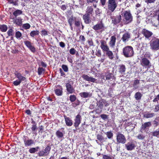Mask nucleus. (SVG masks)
Returning <instances> with one entry per match:
<instances>
[{
	"mask_svg": "<svg viewBox=\"0 0 159 159\" xmlns=\"http://www.w3.org/2000/svg\"><path fill=\"white\" fill-rule=\"evenodd\" d=\"M66 125L68 126H71L73 125L72 120L69 117L64 115V116Z\"/></svg>",
	"mask_w": 159,
	"mask_h": 159,
	"instance_id": "nucleus-21",
	"label": "nucleus"
},
{
	"mask_svg": "<svg viewBox=\"0 0 159 159\" xmlns=\"http://www.w3.org/2000/svg\"><path fill=\"white\" fill-rule=\"evenodd\" d=\"M24 43L27 47H29L31 44V43L28 41H24Z\"/></svg>",
	"mask_w": 159,
	"mask_h": 159,
	"instance_id": "nucleus-60",
	"label": "nucleus"
},
{
	"mask_svg": "<svg viewBox=\"0 0 159 159\" xmlns=\"http://www.w3.org/2000/svg\"><path fill=\"white\" fill-rule=\"evenodd\" d=\"M105 134H106L107 137L109 139H111L113 137V133L111 131L105 133Z\"/></svg>",
	"mask_w": 159,
	"mask_h": 159,
	"instance_id": "nucleus-37",
	"label": "nucleus"
},
{
	"mask_svg": "<svg viewBox=\"0 0 159 159\" xmlns=\"http://www.w3.org/2000/svg\"><path fill=\"white\" fill-rule=\"evenodd\" d=\"M136 143L134 142H130L125 144L126 148L129 151H131L134 149Z\"/></svg>",
	"mask_w": 159,
	"mask_h": 159,
	"instance_id": "nucleus-11",
	"label": "nucleus"
},
{
	"mask_svg": "<svg viewBox=\"0 0 159 159\" xmlns=\"http://www.w3.org/2000/svg\"><path fill=\"white\" fill-rule=\"evenodd\" d=\"M40 149L39 147L37 146L35 148H32L29 149V152L31 153H34L38 151Z\"/></svg>",
	"mask_w": 159,
	"mask_h": 159,
	"instance_id": "nucleus-30",
	"label": "nucleus"
},
{
	"mask_svg": "<svg viewBox=\"0 0 159 159\" xmlns=\"http://www.w3.org/2000/svg\"><path fill=\"white\" fill-rule=\"evenodd\" d=\"M92 28L96 31L101 30V31H102L105 30L104 25L102 21L93 26Z\"/></svg>",
	"mask_w": 159,
	"mask_h": 159,
	"instance_id": "nucleus-9",
	"label": "nucleus"
},
{
	"mask_svg": "<svg viewBox=\"0 0 159 159\" xmlns=\"http://www.w3.org/2000/svg\"><path fill=\"white\" fill-rule=\"evenodd\" d=\"M107 4L108 11L113 12L117 7V2L116 0H108Z\"/></svg>",
	"mask_w": 159,
	"mask_h": 159,
	"instance_id": "nucleus-3",
	"label": "nucleus"
},
{
	"mask_svg": "<svg viewBox=\"0 0 159 159\" xmlns=\"http://www.w3.org/2000/svg\"><path fill=\"white\" fill-rule=\"evenodd\" d=\"M130 37L131 34L129 32H126L123 34L121 39L124 42L126 43Z\"/></svg>",
	"mask_w": 159,
	"mask_h": 159,
	"instance_id": "nucleus-16",
	"label": "nucleus"
},
{
	"mask_svg": "<svg viewBox=\"0 0 159 159\" xmlns=\"http://www.w3.org/2000/svg\"><path fill=\"white\" fill-rule=\"evenodd\" d=\"M33 52H34L35 51V48L31 44L30 46L28 47Z\"/></svg>",
	"mask_w": 159,
	"mask_h": 159,
	"instance_id": "nucleus-57",
	"label": "nucleus"
},
{
	"mask_svg": "<svg viewBox=\"0 0 159 159\" xmlns=\"http://www.w3.org/2000/svg\"><path fill=\"white\" fill-rule=\"evenodd\" d=\"M61 67L64 71L66 72L68 71V68L67 66L65 65H62L61 66Z\"/></svg>",
	"mask_w": 159,
	"mask_h": 159,
	"instance_id": "nucleus-51",
	"label": "nucleus"
},
{
	"mask_svg": "<svg viewBox=\"0 0 159 159\" xmlns=\"http://www.w3.org/2000/svg\"><path fill=\"white\" fill-rule=\"evenodd\" d=\"M81 23L80 20H75V25L76 26L78 27L80 26V24Z\"/></svg>",
	"mask_w": 159,
	"mask_h": 159,
	"instance_id": "nucleus-55",
	"label": "nucleus"
},
{
	"mask_svg": "<svg viewBox=\"0 0 159 159\" xmlns=\"http://www.w3.org/2000/svg\"><path fill=\"white\" fill-rule=\"evenodd\" d=\"M23 140L25 146L26 147L30 146L34 144V140L31 139H27L26 137H25Z\"/></svg>",
	"mask_w": 159,
	"mask_h": 159,
	"instance_id": "nucleus-15",
	"label": "nucleus"
},
{
	"mask_svg": "<svg viewBox=\"0 0 159 159\" xmlns=\"http://www.w3.org/2000/svg\"><path fill=\"white\" fill-rule=\"evenodd\" d=\"M154 12L155 13V15H157V14H158L157 19L158 21V23L159 24V9L155 11Z\"/></svg>",
	"mask_w": 159,
	"mask_h": 159,
	"instance_id": "nucleus-64",
	"label": "nucleus"
},
{
	"mask_svg": "<svg viewBox=\"0 0 159 159\" xmlns=\"http://www.w3.org/2000/svg\"><path fill=\"white\" fill-rule=\"evenodd\" d=\"M138 139L140 140H143L145 138V136L143 134H139L137 137Z\"/></svg>",
	"mask_w": 159,
	"mask_h": 159,
	"instance_id": "nucleus-48",
	"label": "nucleus"
},
{
	"mask_svg": "<svg viewBox=\"0 0 159 159\" xmlns=\"http://www.w3.org/2000/svg\"><path fill=\"white\" fill-rule=\"evenodd\" d=\"M102 158L103 159H113V158L106 155H103Z\"/></svg>",
	"mask_w": 159,
	"mask_h": 159,
	"instance_id": "nucleus-61",
	"label": "nucleus"
},
{
	"mask_svg": "<svg viewBox=\"0 0 159 159\" xmlns=\"http://www.w3.org/2000/svg\"><path fill=\"white\" fill-rule=\"evenodd\" d=\"M45 71V69L42 67H39L38 69V72L39 75H41Z\"/></svg>",
	"mask_w": 159,
	"mask_h": 159,
	"instance_id": "nucleus-45",
	"label": "nucleus"
},
{
	"mask_svg": "<svg viewBox=\"0 0 159 159\" xmlns=\"http://www.w3.org/2000/svg\"><path fill=\"white\" fill-rule=\"evenodd\" d=\"M56 134L58 138H62L63 136L62 133L59 130L57 131Z\"/></svg>",
	"mask_w": 159,
	"mask_h": 159,
	"instance_id": "nucleus-44",
	"label": "nucleus"
},
{
	"mask_svg": "<svg viewBox=\"0 0 159 159\" xmlns=\"http://www.w3.org/2000/svg\"><path fill=\"white\" fill-rule=\"evenodd\" d=\"M151 134L153 136L159 137V130H156L151 133Z\"/></svg>",
	"mask_w": 159,
	"mask_h": 159,
	"instance_id": "nucleus-38",
	"label": "nucleus"
},
{
	"mask_svg": "<svg viewBox=\"0 0 159 159\" xmlns=\"http://www.w3.org/2000/svg\"><path fill=\"white\" fill-rule=\"evenodd\" d=\"M81 97L84 98H90L92 96V94L90 93L86 92H83L80 94Z\"/></svg>",
	"mask_w": 159,
	"mask_h": 159,
	"instance_id": "nucleus-27",
	"label": "nucleus"
},
{
	"mask_svg": "<svg viewBox=\"0 0 159 159\" xmlns=\"http://www.w3.org/2000/svg\"><path fill=\"white\" fill-rule=\"evenodd\" d=\"M39 34V32L38 30H34L32 31L30 34V35L31 37H34L36 35H38Z\"/></svg>",
	"mask_w": 159,
	"mask_h": 159,
	"instance_id": "nucleus-36",
	"label": "nucleus"
},
{
	"mask_svg": "<svg viewBox=\"0 0 159 159\" xmlns=\"http://www.w3.org/2000/svg\"><path fill=\"white\" fill-rule=\"evenodd\" d=\"M87 13L92 14L93 12V9L92 6L88 7L86 9Z\"/></svg>",
	"mask_w": 159,
	"mask_h": 159,
	"instance_id": "nucleus-35",
	"label": "nucleus"
},
{
	"mask_svg": "<svg viewBox=\"0 0 159 159\" xmlns=\"http://www.w3.org/2000/svg\"><path fill=\"white\" fill-rule=\"evenodd\" d=\"M76 99V97L75 95H71L70 97V100L72 102H74L75 100Z\"/></svg>",
	"mask_w": 159,
	"mask_h": 159,
	"instance_id": "nucleus-49",
	"label": "nucleus"
},
{
	"mask_svg": "<svg viewBox=\"0 0 159 159\" xmlns=\"http://www.w3.org/2000/svg\"><path fill=\"white\" fill-rule=\"evenodd\" d=\"M21 83V82H20L18 80H17L13 82V84L14 85L17 86L19 85Z\"/></svg>",
	"mask_w": 159,
	"mask_h": 159,
	"instance_id": "nucleus-52",
	"label": "nucleus"
},
{
	"mask_svg": "<svg viewBox=\"0 0 159 159\" xmlns=\"http://www.w3.org/2000/svg\"><path fill=\"white\" fill-rule=\"evenodd\" d=\"M7 29V26L5 25H0V30L2 32H5Z\"/></svg>",
	"mask_w": 159,
	"mask_h": 159,
	"instance_id": "nucleus-33",
	"label": "nucleus"
},
{
	"mask_svg": "<svg viewBox=\"0 0 159 159\" xmlns=\"http://www.w3.org/2000/svg\"><path fill=\"white\" fill-rule=\"evenodd\" d=\"M118 72L121 74H124L126 70L125 66L123 64L120 65L118 66Z\"/></svg>",
	"mask_w": 159,
	"mask_h": 159,
	"instance_id": "nucleus-22",
	"label": "nucleus"
},
{
	"mask_svg": "<svg viewBox=\"0 0 159 159\" xmlns=\"http://www.w3.org/2000/svg\"><path fill=\"white\" fill-rule=\"evenodd\" d=\"M82 77L84 80L87 81L94 82L96 80L95 78L91 77H89L86 75L83 74L82 76Z\"/></svg>",
	"mask_w": 159,
	"mask_h": 159,
	"instance_id": "nucleus-17",
	"label": "nucleus"
},
{
	"mask_svg": "<svg viewBox=\"0 0 159 159\" xmlns=\"http://www.w3.org/2000/svg\"><path fill=\"white\" fill-rule=\"evenodd\" d=\"M8 2L10 4H12L14 5L18 6V0H8Z\"/></svg>",
	"mask_w": 159,
	"mask_h": 159,
	"instance_id": "nucleus-39",
	"label": "nucleus"
},
{
	"mask_svg": "<svg viewBox=\"0 0 159 159\" xmlns=\"http://www.w3.org/2000/svg\"><path fill=\"white\" fill-rule=\"evenodd\" d=\"M73 19L72 17L70 18L68 20V23L69 24L72 30V25L73 23Z\"/></svg>",
	"mask_w": 159,
	"mask_h": 159,
	"instance_id": "nucleus-46",
	"label": "nucleus"
},
{
	"mask_svg": "<svg viewBox=\"0 0 159 159\" xmlns=\"http://www.w3.org/2000/svg\"><path fill=\"white\" fill-rule=\"evenodd\" d=\"M41 35L42 36H46L48 35V34H49V32L47 30H45L44 29L43 30H42L41 32Z\"/></svg>",
	"mask_w": 159,
	"mask_h": 159,
	"instance_id": "nucleus-47",
	"label": "nucleus"
},
{
	"mask_svg": "<svg viewBox=\"0 0 159 159\" xmlns=\"http://www.w3.org/2000/svg\"><path fill=\"white\" fill-rule=\"evenodd\" d=\"M142 33L143 35L146 38L149 39L153 34L152 32L145 29H143L142 31Z\"/></svg>",
	"mask_w": 159,
	"mask_h": 159,
	"instance_id": "nucleus-12",
	"label": "nucleus"
},
{
	"mask_svg": "<svg viewBox=\"0 0 159 159\" xmlns=\"http://www.w3.org/2000/svg\"><path fill=\"white\" fill-rule=\"evenodd\" d=\"M122 16L123 18V23L125 25L130 23L133 20V16L129 11H124Z\"/></svg>",
	"mask_w": 159,
	"mask_h": 159,
	"instance_id": "nucleus-1",
	"label": "nucleus"
},
{
	"mask_svg": "<svg viewBox=\"0 0 159 159\" xmlns=\"http://www.w3.org/2000/svg\"><path fill=\"white\" fill-rule=\"evenodd\" d=\"M88 42L89 46H94L93 42L92 39L89 40Z\"/></svg>",
	"mask_w": 159,
	"mask_h": 159,
	"instance_id": "nucleus-63",
	"label": "nucleus"
},
{
	"mask_svg": "<svg viewBox=\"0 0 159 159\" xmlns=\"http://www.w3.org/2000/svg\"><path fill=\"white\" fill-rule=\"evenodd\" d=\"M14 74L16 78L18 79L17 80L21 82L22 81L25 80L26 79L25 77L23 76L20 73L18 72L17 71Z\"/></svg>",
	"mask_w": 159,
	"mask_h": 159,
	"instance_id": "nucleus-18",
	"label": "nucleus"
},
{
	"mask_svg": "<svg viewBox=\"0 0 159 159\" xmlns=\"http://www.w3.org/2000/svg\"><path fill=\"white\" fill-rule=\"evenodd\" d=\"M106 80L113 79L114 76L111 73H109L106 75Z\"/></svg>",
	"mask_w": 159,
	"mask_h": 159,
	"instance_id": "nucleus-34",
	"label": "nucleus"
},
{
	"mask_svg": "<svg viewBox=\"0 0 159 159\" xmlns=\"http://www.w3.org/2000/svg\"><path fill=\"white\" fill-rule=\"evenodd\" d=\"M7 34L9 36H12L14 35V30L12 28L9 29L7 32Z\"/></svg>",
	"mask_w": 159,
	"mask_h": 159,
	"instance_id": "nucleus-41",
	"label": "nucleus"
},
{
	"mask_svg": "<svg viewBox=\"0 0 159 159\" xmlns=\"http://www.w3.org/2000/svg\"><path fill=\"white\" fill-rule=\"evenodd\" d=\"M73 84V82L72 81H69L66 84V90L69 93H72L75 92V90L72 85Z\"/></svg>",
	"mask_w": 159,
	"mask_h": 159,
	"instance_id": "nucleus-8",
	"label": "nucleus"
},
{
	"mask_svg": "<svg viewBox=\"0 0 159 159\" xmlns=\"http://www.w3.org/2000/svg\"><path fill=\"white\" fill-rule=\"evenodd\" d=\"M100 117L104 120H105L108 118L107 116L105 114H102L100 115Z\"/></svg>",
	"mask_w": 159,
	"mask_h": 159,
	"instance_id": "nucleus-62",
	"label": "nucleus"
},
{
	"mask_svg": "<svg viewBox=\"0 0 159 159\" xmlns=\"http://www.w3.org/2000/svg\"><path fill=\"white\" fill-rule=\"evenodd\" d=\"M152 124L151 122H148L143 124L140 129V131L143 133V131L146 129H148L151 126Z\"/></svg>",
	"mask_w": 159,
	"mask_h": 159,
	"instance_id": "nucleus-10",
	"label": "nucleus"
},
{
	"mask_svg": "<svg viewBox=\"0 0 159 159\" xmlns=\"http://www.w3.org/2000/svg\"><path fill=\"white\" fill-rule=\"evenodd\" d=\"M155 115L154 113H150L149 112L147 111L144 113L143 117L146 118H149L153 117Z\"/></svg>",
	"mask_w": 159,
	"mask_h": 159,
	"instance_id": "nucleus-25",
	"label": "nucleus"
},
{
	"mask_svg": "<svg viewBox=\"0 0 159 159\" xmlns=\"http://www.w3.org/2000/svg\"><path fill=\"white\" fill-rule=\"evenodd\" d=\"M22 14V11L21 10L17 9L13 12V15L16 17Z\"/></svg>",
	"mask_w": 159,
	"mask_h": 159,
	"instance_id": "nucleus-29",
	"label": "nucleus"
},
{
	"mask_svg": "<svg viewBox=\"0 0 159 159\" xmlns=\"http://www.w3.org/2000/svg\"><path fill=\"white\" fill-rule=\"evenodd\" d=\"M81 116L79 115H77L74 119L75 122L74 123V126L75 128L78 127L81 123Z\"/></svg>",
	"mask_w": 159,
	"mask_h": 159,
	"instance_id": "nucleus-13",
	"label": "nucleus"
},
{
	"mask_svg": "<svg viewBox=\"0 0 159 159\" xmlns=\"http://www.w3.org/2000/svg\"><path fill=\"white\" fill-rule=\"evenodd\" d=\"M104 103L102 101H99L97 104L98 107L101 109H102L103 107Z\"/></svg>",
	"mask_w": 159,
	"mask_h": 159,
	"instance_id": "nucleus-43",
	"label": "nucleus"
},
{
	"mask_svg": "<svg viewBox=\"0 0 159 159\" xmlns=\"http://www.w3.org/2000/svg\"><path fill=\"white\" fill-rule=\"evenodd\" d=\"M150 49L152 50L157 51L159 49V39H153L150 42Z\"/></svg>",
	"mask_w": 159,
	"mask_h": 159,
	"instance_id": "nucleus-4",
	"label": "nucleus"
},
{
	"mask_svg": "<svg viewBox=\"0 0 159 159\" xmlns=\"http://www.w3.org/2000/svg\"><path fill=\"white\" fill-rule=\"evenodd\" d=\"M116 38L115 36H112L109 42V45L111 47L113 48L115 45Z\"/></svg>",
	"mask_w": 159,
	"mask_h": 159,
	"instance_id": "nucleus-23",
	"label": "nucleus"
},
{
	"mask_svg": "<svg viewBox=\"0 0 159 159\" xmlns=\"http://www.w3.org/2000/svg\"><path fill=\"white\" fill-rule=\"evenodd\" d=\"M31 129L32 130L33 134H36V131L37 129V127L36 125V124H33L32 125Z\"/></svg>",
	"mask_w": 159,
	"mask_h": 159,
	"instance_id": "nucleus-40",
	"label": "nucleus"
},
{
	"mask_svg": "<svg viewBox=\"0 0 159 159\" xmlns=\"http://www.w3.org/2000/svg\"><path fill=\"white\" fill-rule=\"evenodd\" d=\"M33 52H34L35 51V48L31 44L30 46L28 47Z\"/></svg>",
	"mask_w": 159,
	"mask_h": 159,
	"instance_id": "nucleus-58",
	"label": "nucleus"
},
{
	"mask_svg": "<svg viewBox=\"0 0 159 159\" xmlns=\"http://www.w3.org/2000/svg\"><path fill=\"white\" fill-rule=\"evenodd\" d=\"M141 65L143 66H147L150 68L151 64L149 60L146 58H142L141 61Z\"/></svg>",
	"mask_w": 159,
	"mask_h": 159,
	"instance_id": "nucleus-14",
	"label": "nucleus"
},
{
	"mask_svg": "<svg viewBox=\"0 0 159 159\" xmlns=\"http://www.w3.org/2000/svg\"><path fill=\"white\" fill-rule=\"evenodd\" d=\"M83 18L84 22L86 24H89L91 21L90 15L88 13L85 14L83 16Z\"/></svg>",
	"mask_w": 159,
	"mask_h": 159,
	"instance_id": "nucleus-20",
	"label": "nucleus"
},
{
	"mask_svg": "<svg viewBox=\"0 0 159 159\" xmlns=\"http://www.w3.org/2000/svg\"><path fill=\"white\" fill-rule=\"evenodd\" d=\"M33 52H34L35 51V48L31 44L30 46L28 47Z\"/></svg>",
	"mask_w": 159,
	"mask_h": 159,
	"instance_id": "nucleus-59",
	"label": "nucleus"
},
{
	"mask_svg": "<svg viewBox=\"0 0 159 159\" xmlns=\"http://www.w3.org/2000/svg\"><path fill=\"white\" fill-rule=\"evenodd\" d=\"M30 26L28 23L24 24L23 25L22 27L25 30L28 29L30 28Z\"/></svg>",
	"mask_w": 159,
	"mask_h": 159,
	"instance_id": "nucleus-50",
	"label": "nucleus"
},
{
	"mask_svg": "<svg viewBox=\"0 0 159 159\" xmlns=\"http://www.w3.org/2000/svg\"><path fill=\"white\" fill-rule=\"evenodd\" d=\"M51 149V147L48 145L43 150L39 151L38 155L40 157L47 156L49 154Z\"/></svg>",
	"mask_w": 159,
	"mask_h": 159,
	"instance_id": "nucleus-7",
	"label": "nucleus"
},
{
	"mask_svg": "<svg viewBox=\"0 0 159 159\" xmlns=\"http://www.w3.org/2000/svg\"><path fill=\"white\" fill-rule=\"evenodd\" d=\"M97 139L101 142H103L104 140V138L103 136L102 135L99 134H98L97 135Z\"/></svg>",
	"mask_w": 159,
	"mask_h": 159,
	"instance_id": "nucleus-42",
	"label": "nucleus"
},
{
	"mask_svg": "<svg viewBox=\"0 0 159 159\" xmlns=\"http://www.w3.org/2000/svg\"><path fill=\"white\" fill-rule=\"evenodd\" d=\"M142 96V94L139 92H137L134 95L135 99L136 100H140Z\"/></svg>",
	"mask_w": 159,
	"mask_h": 159,
	"instance_id": "nucleus-32",
	"label": "nucleus"
},
{
	"mask_svg": "<svg viewBox=\"0 0 159 159\" xmlns=\"http://www.w3.org/2000/svg\"><path fill=\"white\" fill-rule=\"evenodd\" d=\"M116 144H118L120 143L125 144L126 139L125 136L120 132H117L116 136Z\"/></svg>",
	"mask_w": 159,
	"mask_h": 159,
	"instance_id": "nucleus-5",
	"label": "nucleus"
},
{
	"mask_svg": "<svg viewBox=\"0 0 159 159\" xmlns=\"http://www.w3.org/2000/svg\"><path fill=\"white\" fill-rule=\"evenodd\" d=\"M96 55L98 57H100L101 56V51L98 49L97 50L96 52Z\"/></svg>",
	"mask_w": 159,
	"mask_h": 159,
	"instance_id": "nucleus-56",
	"label": "nucleus"
},
{
	"mask_svg": "<svg viewBox=\"0 0 159 159\" xmlns=\"http://www.w3.org/2000/svg\"><path fill=\"white\" fill-rule=\"evenodd\" d=\"M140 84V80L138 79L134 80L133 84V87L134 89H136L139 88V84Z\"/></svg>",
	"mask_w": 159,
	"mask_h": 159,
	"instance_id": "nucleus-26",
	"label": "nucleus"
},
{
	"mask_svg": "<svg viewBox=\"0 0 159 159\" xmlns=\"http://www.w3.org/2000/svg\"><path fill=\"white\" fill-rule=\"evenodd\" d=\"M22 19L20 17L16 18L14 19V23L18 25H22Z\"/></svg>",
	"mask_w": 159,
	"mask_h": 159,
	"instance_id": "nucleus-28",
	"label": "nucleus"
},
{
	"mask_svg": "<svg viewBox=\"0 0 159 159\" xmlns=\"http://www.w3.org/2000/svg\"><path fill=\"white\" fill-rule=\"evenodd\" d=\"M122 53L126 57H132L134 55L133 48L131 46H127L123 48Z\"/></svg>",
	"mask_w": 159,
	"mask_h": 159,
	"instance_id": "nucleus-2",
	"label": "nucleus"
},
{
	"mask_svg": "<svg viewBox=\"0 0 159 159\" xmlns=\"http://www.w3.org/2000/svg\"><path fill=\"white\" fill-rule=\"evenodd\" d=\"M101 47L103 51L107 52L109 50L108 47L106 44V42L104 41H101Z\"/></svg>",
	"mask_w": 159,
	"mask_h": 159,
	"instance_id": "nucleus-19",
	"label": "nucleus"
},
{
	"mask_svg": "<svg viewBox=\"0 0 159 159\" xmlns=\"http://www.w3.org/2000/svg\"><path fill=\"white\" fill-rule=\"evenodd\" d=\"M22 36L21 33L19 31L16 32V37L17 38H20Z\"/></svg>",
	"mask_w": 159,
	"mask_h": 159,
	"instance_id": "nucleus-53",
	"label": "nucleus"
},
{
	"mask_svg": "<svg viewBox=\"0 0 159 159\" xmlns=\"http://www.w3.org/2000/svg\"><path fill=\"white\" fill-rule=\"evenodd\" d=\"M106 54L110 59L112 60L114 57L113 52L109 50L106 52Z\"/></svg>",
	"mask_w": 159,
	"mask_h": 159,
	"instance_id": "nucleus-31",
	"label": "nucleus"
},
{
	"mask_svg": "<svg viewBox=\"0 0 159 159\" xmlns=\"http://www.w3.org/2000/svg\"><path fill=\"white\" fill-rule=\"evenodd\" d=\"M76 52V50L73 48H71L69 50V52L71 55H74Z\"/></svg>",
	"mask_w": 159,
	"mask_h": 159,
	"instance_id": "nucleus-54",
	"label": "nucleus"
},
{
	"mask_svg": "<svg viewBox=\"0 0 159 159\" xmlns=\"http://www.w3.org/2000/svg\"><path fill=\"white\" fill-rule=\"evenodd\" d=\"M111 19L112 20V23L114 25H116L120 23H121L120 25H123L121 15H118L116 16H111Z\"/></svg>",
	"mask_w": 159,
	"mask_h": 159,
	"instance_id": "nucleus-6",
	"label": "nucleus"
},
{
	"mask_svg": "<svg viewBox=\"0 0 159 159\" xmlns=\"http://www.w3.org/2000/svg\"><path fill=\"white\" fill-rule=\"evenodd\" d=\"M54 91L56 94L57 95L60 96L62 95V88L61 86L59 87L58 88H57Z\"/></svg>",
	"mask_w": 159,
	"mask_h": 159,
	"instance_id": "nucleus-24",
	"label": "nucleus"
}]
</instances>
